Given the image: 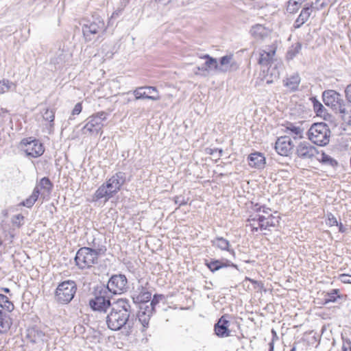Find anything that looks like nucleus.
Segmentation results:
<instances>
[{"label": "nucleus", "mask_w": 351, "mask_h": 351, "mask_svg": "<svg viewBox=\"0 0 351 351\" xmlns=\"http://www.w3.org/2000/svg\"><path fill=\"white\" fill-rule=\"evenodd\" d=\"M130 311L131 306L129 301L127 299H119L106 317L108 329H121L126 324L129 328L134 327L133 325H130L129 319Z\"/></svg>", "instance_id": "1"}, {"label": "nucleus", "mask_w": 351, "mask_h": 351, "mask_svg": "<svg viewBox=\"0 0 351 351\" xmlns=\"http://www.w3.org/2000/svg\"><path fill=\"white\" fill-rule=\"evenodd\" d=\"M106 252L105 246H99L96 248L83 247L77 252L75 262L79 269H88L93 265L97 264L99 257L104 255Z\"/></svg>", "instance_id": "2"}, {"label": "nucleus", "mask_w": 351, "mask_h": 351, "mask_svg": "<svg viewBox=\"0 0 351 351\" xmlns=\"http://www.w3.org/2000/svg\"><path fill=\"white\" fill-rule=\"evenodd\" d=\"M308 139L319 146H325L329 143L330 130L326 123H315L308 131Z\"/></svg>", "instance_id": "3"}, {"label": "nucleus", "mask_w": 351, "mask_h": 351, "mask_svg": "<svg viewBox=\"0 0 351 351\" xmlns=\"http://www.w3.org/2000/svg\"><path fill=\"white\" fill-rule=\"evenodd\" d=\"M111 295L104 285L97 287L94 297L89 300V306L93 311L106 313L111 305Z\"/></svg>", "instance_id": "4"}, {"label": "nucleus", "mask_w": 351, "mask_h": 351, "mask_svg": "<svg viewBox=\"0 0 351 351\" xmlns=\"http://www.w3.org/2000/svg\"><path fill=\"white\" fill-rule=\"evenodd\" d=\"M77 291L76 283L73 280H66L60 283L56 289V300L62 304L70 302Z\"/></svg>", "instance_id": "5"}, {"label": "nucleus", "mask_w": 351, "mask_h": 351, "mask_svg": "<svg viewBox=\"0 0 351 351\" xmlns=\"http://www.w3.org/2000/svg\"><path fill=\"white\" fill-rule=\"evenodd\" d=\"M323 101L326 106H330L339 113H346L348 108L342 96L334 90H326L322 93Z\"/></svg>", "instance_id": "6"}, {"label": "nucleus", "mask_w": 351, "mask_h": 351, "mask_svg": "<svg viewBox=\"0 0 351 351\" xmlns=\"http://www.w3.org/2000/svg\"><path fill=\"white\" fill-rule=\"evenodd\" d=\"M261 206L256 202L255 195L247 191H243V213L245 215L243 217H248L252 213H260Z\"/></svg>", "instance_id": "7"}, {"label": "nucleus", "mask_w": 351, "mask_h": 351, "mask_svg": "<svg viewBox=\"0 0 351 351\" xmlns=\"http://www.w3.org/2000/svg\"><path fill=\"white\" fill-rule=\"evenodd\" d=\"M21 145L26 155L32 158H37L45 152L43 144L39 141L32 139L31 137L23 139L21 142Z\"/></svg>", "instance_id": "8"}, {"label": "nucleus", "mask_w": 351, "mask_h": 351, "mask_svg": "<svg viewBox=\"0 0 351 351\" xmlns=\"http://www.w3.org/2000/svg\"><path fill=\"white\" fill-rule=\"evenodd\" d=\"M128 280L123 274L113 275L105 286L108 290V293L118 294L121 293L126 291L128 288Z\"/></svg>", "instance_id": "9"}, {"label": "nucleus", "mask_w": 351, "mask_h": 351, "mask_svg": "<svg viewBox=\"0 0 351 351\" xmlns=\"http://www.w3.org/2000/svg\"><path fill=\"white\" fill-rule=\"evenodd\" d=\"M276 45L273 44L266 45L258 50L257 61L262 68L267 66L277 60L276 58Z\"/></svg>", "instance_id": "10"}, {"label": "nucleus", "mask_w": 351, "mask_h": 351, "mask_svg": "<svg viewBox=\"0 0 351 351\" xmlns=\"http://www.w3.org/2000/svg\"><path fill=\"white\" fill-rule=\"evenodd\" d=\"M108 114L105 112H99L88 119V122L84 125L83 130L89 132H102L104 126L103 121L106 120Z\"/></svg>", "instance_id": "11"}, {"label": "nucleus", "mask_w": 351, "mask_h": 351, "mask_svg": "<svg viewBox=\"0 0 351 351\" xmlns=\"http://www.w3.org/2000/svg\"><path fill=\"white\" fill-rule=\"evenodd\" d=\"M133 94L135 99H149L152 101H158L160 99V96L155 86H140L137 87L134 91Z\"/></svg>", "instance_id": "12"}, {"label": "nucleus", "mask_w": 351, "mask_h": 351, "mask_svg": "<svg viewBox=\"0 0 351 351\" xmlns=\"http://www.w3.org/2000/svg\"><path fill=\"white\" fill-rule=\"evenodd\" d=\"M296 155L303 160L316 158L319 152L315 147L307 141L300 142L296 147Z\"/></svg>", "instance_id": "13"}, {"label": "nucleus", "mask_w": 351, "mask_h": 351, "mask_svg": "<svg viewBox=\"0 0 351 351\" xmlns=\"http://www.w3.org/2000/svg\"><path fill=\"white\" fill-rule=\"evenodd\" d=\"M104 27V23L101 19L97 17L95 21L84 24L82 32L86 40H90L91 36L97 34Z\"/></svg>", "instance_id": "14"}, {"label": "nucleus", "mask_w": 351, "mask_h": 351, "mask_svg": "<svg viewBox=\"0 0 351 351\" xmlns=\"http://www.w3.org/2000/svg\"><path fill=\"white\" fill-rule=\"evenodd\" d=\"M293 147L294 145L291 138L287 136L278 138L275 144V149L277 153L284 156H289L293 149Z\"/></svg>", "instance_id": "15"}, {"label": "nucleus", "mask_w": 351, "mask_h": 351, "mask_svg": "<svg viewBox=\"0 0 351 351\" xmlns=\"http://www.w3.org/2000/svg\"><path fill=\"white\" fill-rule=\"evenodd\" d=\"M266 67V82L267 84H271L280 77V71L283 68V64L280 60L277 59Z\"/></svg>", "instance_id": "16"}, {"label": "nucleus", "mask_w": 351, "mask_h": 351, "mask_svg": "<svg viewBox=\"0 0 351 351\" xmlns=\"http://www.w3.org/2000/svg\"><path fill=\"white\" fill-rule=\"evenodd\" d=\"M125 173L121 171L116 173L106 182L108 189L114 193H117L120 189L121 186L125 182Z\"/></svg>", "instance_id": "17"}, {"label": "nucleus", "mask_w": 351, "mask_h": 351, "mask_svg": "<svg viewBox=\"0 0 351 351\" xmlns=\"http://www.w3.org/2000/svg\"><path fill=\"white\" fill-rule=\"evenodd\" d=\"M248 165L258 170L263 169L266 165V158L263 153L254 152L247 156Z\"/></svg>", "instance_id": "18"}, {"label": "nucleus", "mask_w": 351, "mask_h": 351, "mask_svg": "<svg viewBox=\"0 0 351 351\" xmlns=\"http://www.w3.org/2000/svg\"><path fill=\"white\" fill-rule=\"evenodd\" d=\"M132 298L134 303H147L152 298V293L145 287L139 285L133 291Z\"/></svg>", "instance_id": "19"}, {"label": "nucleus", "mask_w": 351, "mask_h": 351, "mask_svg": "<svg viewBox=\"0 0 351 351\" xmlns=\"http://www.w3.org/2000/svg\"><path fill=\"white\" fill-rule=\"evenodd\" d=\"M141 310L138 314V322L141 324L143 328L149 326V322L152 314L153 313V308H149L148 305L145 307L141 306Z\"/></svg>", "instance_id": "20"}, {"label": "nucleus", "mask_w": 351, "mask_h": 351, "mask_svg": "<svg viewBox=\"0 0 351 351\" xmlns=\"http://www.w3.org/2000/svg\"><path fill=\"white\" fill-rule=\"evenodd\" d=\"M312 8L308 5V3L305 4L304 7L300 12L298 17L295 21L293 27L295 29L300 28L303 24H304L311 16L312 12Z\"/></svg>", "instance_id": "21"}, {"label": "nucleus", "mask_w": 351, "mask_h": 351, "mask_svg": "<svg viewBox=\"0 0 351 351\" xmlns=\"http://www.w3.org/2000/svg\"><path fill=\"white\" fill-rule=\"evenodd\" d=\"M261 215L260 213H252L246 217V226H250L252 232L261 230V223H262Z\"/></svg>", "instance_id": "22"}, {"label": "nucleus", "mask_w": 351, "mask_h": 351, "mask_svg": "<svg viewBox=\"0 0 351 351\" xmlns=\"http://www.w3.org/2000/svg\"><path fill=\"white\" fill-rule=\"evenodd\" d=\"M202 58L206 59V61L201 66H198L197 69L199 71H209L211 70H217L218 69V63L215 58L210 57L208 54Z\"/></svg>", "instance_id": "23"}, {"label": "nucleus", "mask_w": 351, "mask_h": 351, "mask_svg": "<svg viewBox=\"0 0 351 351\" xmlns=\"http://www.w3.org/2000/svg\"><path fill=\"white\" fill-rule=\"evenodd\" d=\"M284 86L292 91L298 90L300 83V77L298 73H294L283 80Z\"/></svg>", "instance_id": "24"}, {"label": "nucleus", "mask_w": 351, "mask_h": 351, "mask_svg": "<svg viewBox=\"0 0 351 351\" xmlns=\"http://www.w3.org/2000/svg\"><path fill=\"white\" fill-rule=\"evenodd\" d=\"M268 33V29L260 24H256L252 26L250 29V34L252 36L257 39L264 38L265 37L267 36Z\"/></svg>", "instance_id": "25"}, {"label": "nucleus", "mask_w": 351, "mask_h": 351, "mask_svg": "<svg viewBox=\"0 0 351 351\" xmlns=\"http://www.w3.org/2000/svg\"><path fill=\"white\" fill-rule=\"evenodd\" d=\"M262 223H261V230H270V228L276 226V223H278V219L272 215H268L267 217L261 215Z\"/></svg>", "instance_id": "26"}, {"label": "nucleus", "mask_w": 351, "mask_h": 351, "mask_svg": "<svg viewBox=\"0 0 351 351\" xmlns=\"http://www.w3.org/2000/svg\"><path fill=\"white\" fill-rule=\"evenodd\" d=\"M114 193L110 191V189H108L106 183L103 184L101 186H100L98 188V189L95 191L94 195L96 199H99L106 197V200L112 197Z\"/></svg>", "instance_id": "27"}, {"label": "nucleus", "mask_w": 351, "mask_h": 351, "mask_svg": "<svg viewBox=\"0 0 351 351\" xmlns=\"http://www.w3.org/2000/svg\"><path fill=\"white\" fill-rule=\"evenodd\" d=\"M316 159L322 164L329 165L332 167H336L338 164L336 160L323 152L321 154L319 153V155H317Z\"/></svg>", "instance_id": "28"}, {"label": "nucleus", "mask_w": 351, "mask_h": 351, "mask_svg": "<svg viewBox=\"0 0 351 351\" xmlns=\"http://www.w3.org/2000/svg\"><path fill=\"white\" fill-rule=\"evenodd\" d=\"M40 194V191H39L38 187L36 186L33 191L32 194L25 201H23L21 204L27 208H32L38 199Z\"/></svg>", "instance_id": "29"}, {"label": "nucleus", "mask_w": 351, "mask_h": 351, "mask_svg": "<svg viewBox=\"0 0 351 351\" xmlns=\"http://www.w3.org/2000/svg\"><path fill=\"white\" fill-rule=\"evenodd\" d=\"M311 100L313 104V110L316 114L319 117H324L326 114V110L324 106L316 97H311Z\"/></svg>", "instance_id": "30"}, {"label": "nucleus", "mask_w": 351, "mask_h": 351, "mask_svg": "<svg viewBox=\"0 0 351 351\" xmlns=\"http://www.w3.org/2000/svg\"><path fill=\"white\" fill-rule=\"evenodd\" d=\"M302 50V44L299 42L292 45L287 52V59L293 60Z\"/></svg>", "instance_id": "31"}, {"label": "nucleus", "mask_w": 351, "mask_h": 351, "mask_svg": "<svg viewBox=\"0 0 351 351\" xmlns=\"http://www.w3.org/2000/svg\"><path fill=\"white\" fill-rule=\"evenodd\" d=\"M11 326V319L9 315L0 309V328H10Z\"/></svg>", "instance_id": "32"}, {"label": "nucleus", "mask_w": 351, "mask_h": 351, "mask_svg": "<svg viewBox=\"0 0 351 351\" xmlns=\"http://www.w3.org/2000/svg\"><path fill=\"white\" fill-rule=\"evenodd\" d=\"M211 242L213 246L221 250H228L229 242L228 240L222 237H217L215 239L212 240Z\"/></svg>", "instance_id": "33"}, {"label": "nucleus", "mask_w": 351, "mask_h": 351, "mask_svg": "<svg viewBox=\"0 0 351 351\" xmlns=\"http://www.w3.org/2000/svg\"><path fill=\"white\" fill-rule=\"evenodd\" d=\"M36 186L38 187L39 190L42 189L47 193H50L53 187V184L48 178L44 177L40 180Z\"/></svg>", "instance_id": "34"}, {"label": "nucleus", "mask_w": 351, "mask_h": 351, "mask_svg": "<svg viewBox=\"0 0 351 351\" xmlns=\"http://www.w3.org/2000/svg\"><path fill=\"white\" fill-rule=\"evenodd\" d=\"M0 309L5 308L8 311L11 312L14 309V304L7 296L0 294Z\"/></svg>", "instance_id": "35"}, {"label": "nucleus", "mask_w": 351, "mask_h": 351, "mask_svg": "<svg viewBox=\"0 0 351 351\" xmlns=\"http://www.w3.org/2000/svg\"><path fill=\"white\" fill-rule=\"evenodd\" d=\"M302 3H303L299 0H289L287 11L291 14L295 13L299 10Z\"/></svg>", "instance_id": "36"}, {"label": "nucleus", "mask_w": 351, "mask_h": 351, "mask_svg": "<svg viewBox=\"0 0 351 351\" xmlns=\"http://www.w3.org/2000/svg\"><path fill=\"white\" fill-rule=\"evenodd\" d=\"M228 315H223L215 324L214 329H228L230 326Z\"/></svg>", "instance_id": "37"}, {"label": "nucleus", "mask_w": 351, "mask_h": 351, "mask_svg": "<svg viewBox=\"0 0 351 351\" xmlns=\"http://www.w3.org/2000/svg\"><path fill=\"white\" fill-rule=\"evenodd\" d=\"M68 57V53H65L63 51H59L57 53V56L51 59V62L54 64H62L67 60Z\"/></svg>", "instance_id": "38"}, {"label": "nucleus", "mask_w": 351, "mask_h": 351, "mask_svg": "<svg viewBox=\"0 0 351 351\" xmlns=\"http://www.w3.org/2000/svg\"><path fill=\"white\" fill-rule=\"evenodd\" d=\"M257 281L251 280L248 277H245L243 280V288L247 291H252L256 288Z\"/></svg>", "instance_id": "39"}, {"label": "nucleus", "mask_w": 351, "mask_h": 351, "mask_svg": "<svg viewBox=\"0 0 351 351\" xmlns=\"http://www.w3.org/2000/svg\"><path fill=\"white\" fill-rule=\"evenodd\" d=\"M12 86H15L12 82H10L8 80H3L0 81V94L8 92L9 90H10Z\"/></svg>", "instance_id": "40"}, {"label": "nucleus", "mask_w": 351, "mask_h": 351, "mask_svg": "<svg viewBox=\"0 0 351 351\" xmlns=\"http://www.w3.org/2000/svg\"><path fill=\"white\" fill-rule=\"evenodd\" d=\"M343 298V295H334V293H328L325 298L324 299V304H327L330 302H337V298Z\"/></svg>", "instance_id": "41"}, {"label": "nucleus", "mask_w": 351, "mask_h": 351, "mask_svg": "<svg viewBox=\"0 0 351 351\" xmlns=\"http://www.w3.org/2000/svg\"><path fill=\"white\" fill-rule=\"evenodd\" d=\"M346 107L348 108L346 113H341L342 119L347 121L349 125H351V104H347Z\"/></svg>", "instance_id": "42"}, {"label": "nucleus", "mask_w": 351, "mask_h": 351, "mask_svg": "<svg viewBox=\"0 0 351 351\" xmlns=\"http://www.w3.org/2000/svg\"><path fill=\"white\" fill-rule=\"evenodd\" d=\"M23 219L24 217L21 214H18L12 217V222L14 226L19 228L22 226Z\"/></svg>", "instance_id": "43"}, {"label": "nucleus", "mask_w": 351, "mask_h": 351, "mask_svg": "<svg viewBox=\"0 0 351 351\" xmlns=\"http://www.w3.org/2000/svg\"><path fill=\"white\" fill-rule=\"evenodd\" d=\"M206 265L212 271H217L222 267L221 262L219 261H210L207 263Z\"/></svg>", "instance_id": "44"}, {"label": "nucleus", "mask_w": 351, "mask_h": 351, "mask_svg": "<svg viewBox=\"0 0 351 351\" xmlns=\"http://www.w3.org/2000/svg\"><path fill=\"white\" fill-rule=\"evenodd\" d=\"M163 296L162 295L155 294L154 295L149 305H148L149 306V308H153V312L154 311L155 306L160 302Z\"/></svg>", "instance_id": "45"}, {"label": "nucleus", "mask_w": 351, "mask_h": 351, "mask_svg": "<svg viewBox=\"0 0 351 351\" xmlns=\"http://www.w3.org/2000/svg\"><path fill=\"white\" fill-rule=\"evenodd\" d=\"M55 118V112L53 110L47 109L43 114V119L46 121L53 122Z\"/></svg>", "instance_id": "46"}, {"label": "nucleus", "mask_w": 351, "mask_h": 351, "mask_svg": "<svg viewBox=\"0 0 351 351\" xmlns=\"http://www.w3.org/2000/svg\"><path fill=\"white\" fill-rule=\"evenodd\" d=\"M328 219L326 221V224L332 226H339V223L336 219V217L332 214H328Z\"/></svg>", "instance_id": "47"}, {"label": "nucleus", "mask_w": 351, "mask_h": 351, "mask_svg": "<svg viewBox=\"0 0 351 351\" xmlns=\"http://www.w3.org/2000/svg\"><path fill=\"white\" fill-rule=\"evenodd\" d=\"M233 56H226L221 58L220 63L222 66H228L231 65L232 66V61Z\"/></svg>", "instance_id": "48"}, {"label": "nucleus", "mask_w": 351, "mask_h": 351, "mask_svg": "<svg viewBox=\"0 0 351 351\" xmlns=\"http://www.w3.org/2000/svg\"><path fill=\"white\" fill-rule=\"evenodd\" d=\"M338 279L343 283L351 284V275L342 274L338 276Z\"/></svg>", "instance_id": "49"}, {"label": "nucleus", "mask_w": 351, "mask_h": 351, "mask_svg": "<svg viewBox=\"0 0 351 351\" xmlns=\"http://www.w3.org/2000/svg\"><path fill=\"white\" fill-rule=\"evenodd\" d=\"M232 330H215V334L221 338H224L230 336Z\"/></svg>", "instance_id": "50"}, {"label": "nucleus", "mask_w": 351, "mask_h": 351, "mask_svg": "<svg viewBox=\"0 0 351 351\" xmlns=\"http://www.w3.org/2000/svg\"><path fill=\"white\" fill-rule=\"evenodd\" d=\"M338 0H323L321 4L318 8H317L318 10H322L326 5L330 4L333 5L335 4Z\"/></svg>", "instance_id": "51"}, {"label": "nucleus", "mask_w": 351, "mask_h": 351, "mask_svg": "<svg viewBox=\"0 0 351 351\" xmlns=\"http://www.w3.org/2000/svg\"><path fill=\"white\" fill-rule=\"evenodd\" d=\"M218 152L217 156H220L221 154L222 153L221 149H218L217 148H210L208 147L206 149V153L210 155H214L215 154H217Z\"/></svg>", "instance_id": "52"}, {"label": "nucleus", "mask_w": 351, "mask_h": 351, "mask_svg": "<svg viewBox=\"0 0 351 351\" xmlns=\"http://www.w3.org/2000/svg\"><path fill=\"white\" fill-rule=\"evenodd\" d=\"M346 97L348 103H351V84L348 85L345 89Z\"/></svg>", "instance_id": "53"}, {"label": "nucleus", "mask_w": 351, "mask_h": 351, "mask_svg": "<svg viewBox=\"0 0 351 351\" xmlns=\"http://www.w3.org/2000/svg\"><path fill=\"white\" fill-rule=\"evenodd\" d=\"M175 204H178L179 206L185 205L187 204L186 201L184 199V197L177 196L174 199Z\"/></svg>", "instance_id": "54"}, {"label": "nucleus", "mask_w": 351, "mask_h": 351, "mask_svg": "<svg viewBox=\"0 0 351 351\" xmlns=\"http://www.w3.org/2000/svg\"><path fill=\"white\" fill-rule=\"evenodd\" d=\"M82 106L81 103H77L75 104V106L72 111V114L73 115L79 114L82 112Z\"/></svg>", "instance_id": "55"}, {"label": "nucleus", "mask_w": 351, "mask_h": 351, "mask_svg": "<svg viewBox=\"0 0 351 351\" xmlns=\"http://www.w3.org/2000/svg\"><path fill=\"white\" fill-rule=\"evenodd\" d=\"M322 1L323 0H315L314 3L312 2L310 5L308 4V5L312 8V10H319L317 8L319 6Z\"/></svg>", "instance_id": "56"}, {"label": "nucleus", "mask_w": 351, "mask_h": 351, "mask_svg": "<svg viewBox=\"0 0 351 351\" xmlns=\"http://www.w3.org/2000/svg\"><path fill=\"white\" fill-rule=\"evenodd\" d=\"M290 130L293 134L296 135L300 134L301 132V129L298 127L291 126V128H290Z\"/></svg>", "instance_id": "57"}, {"label": "nucleus", "mask_w": 351, "mask_h": 351, "mask_svg": "<svg viewBox=\"0 0 351 351\" xmlns=\"http://www.w3.org/2000/svg\"><path fill=\"white\" fill-rule=\"evenodd\" d=\"M342 351H351V346L349 344H343L342 346Z\"/></svg>", "instance_id": "58"}, {"label": "nucleus", "mask_w": 351, "mask_h": 351, "mask_svg": "<svg viewBox=\"0 0 351 351\" xmlns=\"http://www.w3.org/2000/svg\"><path fill=\"white\" fill-rule=\"evenodd\" d=\"M339 231L340 232H346V228L343 226L341 223H339Z\"/></svg>", "instance_id": "59"}, {"label": "nucleus", "mask_w": 351, "mask_h": 351, "mask_svg": "<svg viewBox=\"0 0 351 351\" xmlns=\"http://www.w3.org/2000/svg\"><path fill=\"white\" fill-rule=\"evenodd\" d=\"M274 342L273 341L269 343V351H274Z\"/></svg>", "instance_id": "60"}, {"label": "nucleus", "mask_w": 351, "mask_h": 351, "mask_svg": "<svg viewBox=\"0 0 351 351\" xmlns=\"http://www.w3.org/2000/svg\"><path fill=\"white\" fill-rule=\"evenodd\" d=\"M338 292H339V289H332L330 293H334V295H337Z\"/></svg>", "instance_id": "61"}, {"label": "nucleus", "mask_w": 351, "mask_h": 351, "mask_svg": "<svg viewBox=\"0 0 351 351\" xmlns=\"http://www.w3.org/2000/svg\"><path fill=\"white\" fill-rule=\"evenodd\" d=\"M158 1L160 2H162L164 3H167L170 2L171 0H158Z\"/></svg>", "instance_id": "62"}, {"label": "nucleus", "mask_w": 351, "mask_h": 351, "mask_svg": "<svg viewBox=\"0 0 351 351\" xmlns=\"http://www.w3.org/2000/svg\"><path fill=\"white\" fill-rule=\"evenodd\" d=\"M3 291L5 292V293H9L10 292V289L8 288H4L3 289Z\"/></svg>", "instance_id": "63"}, {"label": "nucleus", "mask_w": 351, "mask_h": 351, "mask_svg": "<svg viewBox=\"0 0 351 351\" xmlns=\"http://www.w3.org/2000/svg\"><path fill=\"white\" fill-rule=\"evenodd\" d=\"M271 333L273 335V337H276V331L274 330H271Z\"/></svg>", "instance_id": "64"}]
</instances>
